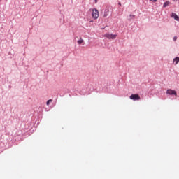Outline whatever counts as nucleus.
Here are the masks:
<instances>
[{"label":"nucleus","mask_w":179,"mask_h":179,"mask_svg":"<svg viewBox=\"0 0 179 179\" xmlns=\"http://www.w3.org/2000/svg\"><path fill=\"white\" fill-rule=\"evenodd\" d=\"M92 17L93 19H99V10L96 8L92 9Z\"/></svg>","instance_id":"1"},{"label":"nucleus","mask_w":179,"mask_h":179,"mask_svg":"<svg viewBox=\"0 0 179 179\" xmlns=\"http://www.w3.org/2000/svg\"><path fill=\"white\" fill-rule=\"evenodd\" d=\"M104 36L109 39L112 38V40L117 38V35L113 34H106Z\"/></svg>","instance_id":"2"},{"label":"nucleus","mask_w":179,"mask_h":179,"mask_svg":"<svg viewBox=\"0 0 179 179\" xmlns=\"http://www.w3.org/2000/svg\"><path fill=\"white\" fill-rule=\"evenodd\" d=\"M167 94H169L170 96H177V92L176 90H173L171 89L167 90L166 91Z\"/></svg>","instance_id":"3"},{"label":"nucleus","mask_w":179,"mask_h":179,"mask_svg":"<svg viewBox=\"0 0 179 179\" xmlns=\"http://www.w3.org/2000/svg\"><path fill=\"white\" fill-rule=\"evenodd\" d=\"M130 99L131 100H134V101L141 100V96H139V94H131L130 96Z\"/></svg>","instance_id":"4"},{"label":"nucleus","mask_w":179,"mask_h":179,"mask_svg":"<svg viewBox=\"0 0 179 179\" xmlns=\"http://www.w3.org/2000/svg\"><path fill=\"white\" fill-rule=\"evenodd\" d=\"M171 17H173V19H175V20H176L177 22H179V16L177 15V14L172 13L171 15Z\"/></svg>","instance_id":"5"},{"label":"nucleus","mask_w":179,"mask_h":179,"mask_svg":"<svg viewBox=\"0 0 179 179\" xmlns=\"http://www.w3.org/2000/svg\"><path fill=\"white\" fill-rule=\"evenodd\" d=\"M108 13H109L108 10H105L103 13V17H107V16H108Z\"/></svg>","instance_id":"6"},{"label":"nucleus","mask_w":179,"mask_h":179,"mask_svg":"<svg viewBox=\"0 0 179 179\" xmlns=\"http://www.w3.org/2000/svg\"><path fill=\"white\" fill-rule=\"evenodd\" d=\"M173 62H175L176 65H177V64L179 62V57H176L175 59H173Z\"/></svg>","instance_id":"7"},{"label":"nucleus","mask_w":179,"mask_h":179,"mask_svg":"<svg viewBox=\"0 0 179 179\" xmlns=\"http://www.w3.org/2000/svg\"><path fill=\"white\" fill-rule=\"evenodd\" d=\"M169 5H170V2L169 1H166L164 3L163 7L164 8H166V6H169Z\"/></svg>","instance_id":"8"},{"label":"nucleus","mask_w":179,"mask_h":179,"mask_svg":"<svg viewBox=\"0 0 179 179\" xmlns=\"http://www.w3.org/2000/svg\"><path fill=\"white\" fill-rule=\"evenodd\" d=\"M50 103H52V99L48 100V101L46 102L47 106H50Z\"/></svg>","instance_id":"9"},{"label":"nucleus","mask_w":179,"mask_h":179,"mask_svg":"<svg viewBox=\"0 0 179 179\" xmlns=\"http://www.w3.org/2000/svg\"><path fill=\"white\" fill-rule=\"evenodd\" d=\"M83 43V39L80 38L79 41H78V44H82Z\"/></svg>","instance_id":"10"},{"label":"nucleus","mask_w":179,"mask_h":179,"mask_svg":"<svg viewBox=\"0 0 179 179\" xmlns=\"http://www.w3.org/2000/svg\"><path fill=\"white\" fill-rule=\"evenodd\" d=\"M177 40V36L173 37V41H176Z\"/></svg>","instance_id":"11"},{"label":"nucleus","mask_w":179,"mask_h":179,"mask_svg":"<svg viewBox=\"0 0 179 179\" xmlns=\"http://www.w3.org/2000/svg\"><path fill=\"white\" fill-rule=\"evenodd\" d=\"M150 1H151V2H156V1L157 0H150Z\"/></svg>","instance_id":"12"},{"label":"nucleus","mask_w":179,"mask_h":179,"mask_svg":"<svg viewBox=\"0 0 179 179\" xmlns=\"http://www.w3.org/2000/svg\"><path fill=\"white\" fill-rule=\"evenodd\" d=\"M130 16H131V17H135V15H130Z\"/></svg>","instance_id":"13"},{"label":"nucleus","mask_w":179,"mask_h":179,"mask_svg":"<svg viewBox=\"0 0 179 179\" xmlns=\"http://www.w3.org/2000/svg\"><path fill=\"white\" fill-rule=\"evenodd\" d=\"M130 16H131V17H135V15H130Z\"/></svg>","instance_id":"14"},{"label":"nucleus","mask_w":179,"mask_h":179,"mask_svg":"<svg viewBox=\"0 0 179 179\" xmlns=\"http://www.w3.org/2000/svg\"><path fill=\"white\" fill-rule=\"evenodd\" d=\"M1 0H0V2H1Z\"/></svg>","instance_id":"15"},{"label":"nucleus","mask_w":179,"mask_h":179,"mask_svg":"<svg viewBox=\"0 0 179 179\" xmlns=\"http://www.w3.org/2000/svg\"><path fill=\"white\" fill-rule=\"evenodd\" d=\"M173 1H176V0H173Z\"/></svg>","instance_id":"16"}]
</instances>
